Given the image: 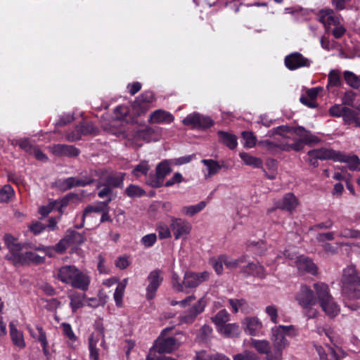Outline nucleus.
I'll return each mask as SVG.
<instances>
[{
	"mask_svg": "<svg viewBox=\"0 0 360 360\" xmlns=\"http://www.w3.org/2000/svg\"><path fill=\"white\" fill-rule=\"evenodd\" d=\"M76 268L74 265L63 266L57 270L56 277L62 283L70 285Z\"/></svg>",
	"mask_w": 360,
	"mask_h": 360,
	"instance_id": "obj_25",
	"label": "nucleus"
},
{
	"mask_svg": "<svg viewBox=\"0 0 360 360\" xmlns=\"http://www.w3.org/2000/svg\"><path fill=\"white\" fill-rule=\"evenodd\" d=\"M248 248L254 251L255 254L262 255L266 250V244L263 241L250 242Z\"/></svg>",
	"mask_w": 360,
	"mask_h": 360,
	"instance_id": "obj_60",
	"label": "nucleus"
},
{
	"mask_svg": "<svg viewBox=\"0 0 360 360\" xmlns=\"http://www.w3.org/2000/svg\"><path fill=\"white\" fill-rule=\"evenodd\" d=\"M124 176V173L109 175L105 179V182L111 188L122 187L123 186Z\"/></svg>",
	"mask_w": 360,
	"mask_h": 360,
	"instance_id": "obj_44",
	"label": "nucleus"
},
{
	"mask_svg": "<svg viewBox=\"0 0 360 360\" xmlns=\"http://www.w3.org/2000/svg\"><path fill=\"white\" fill-rule=\"evenodd\" d=\"M171 172L169 163L164 161L158 165L155 176H150L147 180V184L153 188H159L162 186L165 176Z\"/></svg>",
	"mask_w": 360,
	"mask_h": 360,
	"instance_id": "obj_14",
	"label": "nucleus"
},
{
	"mask_svg": "<svg viewBox=\"0 0 360 360\" xmlns=\"http://www.w3.org/2000/svg\"><path fill=\"white\" fill-rule=\"evenodd\" d=\"M242 136L244 140L243 146L245 148H253L257 143L256 136L250 131H243Z\"/></svg>",
	"mask_w": 360,
	"mask_h": 360,
	"instance_id": "obj_56",
	"label": "nucleus"
},
{
	"mask_svg": "<svg viewBox=\"0 0 360 360\" xmlns=\"http://www.w3.org/2000/svg\"><path fill=\"white\" fill-rule=\"evenodd\" d=\"M284 139V143L283 146V150L284 151H300L304 148V145L306 144L304 141L300 139H294L292 143H289L286 141L287 139Z\"/></svg>",
	"mask_w": 360,
	"mask_h": 360,
	"instance_id": "obj_49",
	"label": "nucleus"
},
{
	"mask_svg": "<svg viewBox=\"0 0 360 360\" xmlns=\"http://www.w3.org/2000/svg\"><path fill=\"white\" fill-rule=\"evenodd\" d=\"M276 134L282 136L285 139H288L291 135L295 134L300 136V139L304 141L306 144L316 143L319 141L317 136L313 135L302 127H290L288 125H281L269 131L267 136H273Z\"/></svg>",
	"mask_w": 360,
	"mask_h": 360,
	"instance_id": "obj_6",
	"label": "nucleus"
},
{
	"mask_svg": "<svg viewBox=\"0 0 360 360\" xmlns=\"http://www.w3.org/2000/svg\"><path fill=\"white\" fill-rule=\"evenodd\" d=\"M171 330L172 328H170L164 329L153 347L155 350H157L158 354L171 353L178 347V345L174 338H165L166 332Z\"/></svg>",
	"mask_w": 360,
	"mask_h": 360,
	"instance_id": "obj_10",
	"label": "nucleus"
},
{
	"mask_svg": "<svg viewBox=\"0 0 360 360\" xmlns=\"http://www.w3.org/2000/svg\"><path fill=\"white\" fill-rule=\"evenodd\" d=\"M207 205L205 201H200L199 203L193 205L184 206L181 209L183 215L187 217H193L201 212Z\"/></svg>",
	"mask_w": 360,
	"mask_h": 360,
	"instance_id": "obj_34",
	"label": "nucleus"
},
{
	"mask_svg": "<svg viewBox=\"0 0 360 360\" xmlns=\"http://www.w3.org/2000/svg\"><path fill=\"white\" fill-rule=\"evenodd\" d=\"M209 264L213 267L215 272L220 275L223 272V264H224V255L211 257Z\"/></svg>",
	"mask_w": 360,
	"mask_h": 360,
	"instance_id": "obj_46",
	"label": "nucleus"
},
{
	"mask_svg": "<svg viewBox=\"0 0 360 360\" xmlns=\"http://www.w3.org/2000/svg\"><path fill=\"white\" fill-rule=\"evenodd\" d=\"M94 181L92 172L90 174H82L80 176L68 177L64 179H59L57 186L63 190H69L74 187H84L91 184Z\"/></svg>",
	"mask_w": 360,
	"mask_h": 360,
	"instance_id": "obj_7",
	"label": "nucleus"
},
{
	"mask_svg": "<svg viewBox=\"0 0 360 360\" xmlns=\"http://www.w3.org/2000/svg\"><path fill=\"white\" fill-rule=\"evenodd\" d=\"M342 84L340 72L337 70H332L328 74L327 89L333 86H340Z\"/></svg>",
	"mask_w": 360,
	"mask_h": 360,
	"instance_id": "obj_48",
	"label": "nucleus"
},
{
	"mask_svg": "<svg viewBox=\"0 0 360 360\" xmlns=\"http://www.w3.org/2000/svg\"><path fill=\"white\" fill-rule=\"evenodd\" d=\"M125 290L123 289L122 286L116 288L113 298L115 302V304L117 307H122V302H123V297L124 295Z\"/></svg>",
	"mask_w": 360,
	"mask_h": 360,
	"instance_id": "obj_61",
	"label": "nucleus"
},
{
	"mask_svg": "<svg viewBox=\"0 0 360 360\" xmlns=\"http://www.w3.org/2000/svg\"><path fill=\"white\" fill-rule=\"evenodd\" d=\"M174 120L169 112L159 109L153 112L149 117V122L153 124H170Z\"/></svg>",
	"mask_w": 360,
	"mask_h": 360,
	"instance_id": "obj_23",
	"label": "nucleus"
},
{
	"mask_svg": "<svg viewBox=\"0 0 360 360\" xmlns=\"http://www.w3.org/2000/svg\"><path fill=\"white\" fill-rule=\"evenodd\" d=\"M337 162L346 163L348 168L352 171L359 170L360 160L356 155H347L345 153L340 151Z\"/></svg>",
	"mask_w": 360,
	"mask_h": 360,
	"instance_id": "obj_28",
	"label": "nucleus"
},
{
	"mask_svg": "<svg viewBox=\"0 0 360 360\" xmlns=\"http://www.w3.org/2000/svg\"><path fill=\"white\" fill-rule=\"evenodd\" d=\"M14 191L11 186L7 184L0 188V202H7L13 195Z\"/></svg>",
	"mask_w": 360,
	"mask_h": 360,
	"instance_id": "obj_59",
	"label": "nucleus"
},
{
	"mask_svg": "<svg viewBox=\"0 0 360 360\" xmlns=\"http://www.w3.org/2000/svg\"><path fill=\"white\" fill-rule=\"evenodd\" d=\"M170 304L172 306L179 305L181 308L189 307L179 317V323L181 324L193 323L197 316L204 311L207 304L204 297L196 300L193 295L180 301L172 300Z\"/></svg>",
	"mask_w": 360,
	"mask_h": 360,
	"instance_id": "obj_4",
	"label": "nucleus"
},
{
	"mask_svg": "<svg viewBox=\"0 0 360 360\" xmlns=\"http://www.w3.org/2000/svg\"><path fill=\"white\" fill-rule=\"evenodd\" d=\"M199 119V113L193 112L188 115L184 120L183 123L184 125L190 127L193 129H198V121Z\"/></svg>",
	"mask_w": 360,
	"mask_h": 360,
	"instance_id": "obj_58",
	"label": "nucleus"
},
{
	"mask_svg": "<svg viewBox=\"0 0 360 360\" xmlns=\"http://www.w3.org/2000/svg\"><path fill=\"white\" fill-rule=\"evenodd\" d=\"M156 231L158 233V236L160 239H167L172 237V231L170 225L160 222L157 225Z\"/></svg>",
	"mask_w": 360,
	"mask_h": 360,
	"instance_id": "obj_53",
	"label": "nucleus"
},
{
	"mask_svg": "<svg viewBox=\"0 0 360 360\" xmlns=\"http://www.w3.org/2000/svg\"><path fill=\"white\" fill-rule=\"evenodd\" d=\"M295 300L304 309H309L316 303L313 290L305 284L300 286V290L295 295Z\"/></svg>",
	"mask_w": 360,
	"mask_h": 360,
	"instance_id": "obj_12",
	"label": "nucleus"
},
{
	"mask_svg": "<svg viewBox=\"0 0 360 360\" xmlns=\"http://www.w3.org/2000/svg\"><path fill=\"white\" fill-rule=\"evenodd\" d=\"M210 273L207 271L202 272L186 271L184 276V289L195 288L202 283L207 281L210 278Z\"/></svg>",
	"mask_w": 360,
	"mask_h": 360,
	"instance_id": "obj_11",
	"label": "nucleus"
},
{
	"mask_svg": "<svg viewBox=\"0 0 360 360\" xmlns=\"http://www.w3.org/2000/svg\"><path fill=\"white\" fill-rule=\"evenodd\" d=\"M198 122V129H206L213 125V121L210 117L200 114H199V119Z\"/></svg>",
	"mask_w": 360,
	"mask_h": 360,
	"instance_id": "obj_63",
	"label": "nucleus"
},
{
	"mask_svg": "<svg viewBox=\"0 0 360 360\" xmlns=\"http://www.w3.org/2000/svg\"><path fill=\"white\" fill-rule=\"evenodd\" d=\"M342 119L345 124L354 123L356 127H360V117L358 113L351 108L346 107Z\"/></svg>",
	"mask_w": 360,
	"mask_h": 360,
	"instance_id": "obj_35",
	"label": "nucleus"
},
{
	"mask_svg": "<svg viewBox=\"0 0 360 360\" xmlns=\"http://www.w3.org/2000/svg\"><path fill=\"white\" fill-rule=\"evenodd\" d=\"M157 240V236L155 233H150L144 236L141 239V244L145 248H150L152 247Z\"/></svg>",
	"mask_w": 360,
	"mask_h": 360,
	"instance_id": "obj_62",
	"label": "nucleus"
},
{
	"mask_svg": "<svg viewBox=\"0 0 360 360\" xmlns=\"http://www.w3.org/2000/svg\"><path fill=\"white\" fill-rule=\"evenodd\" d=\"M244 332L250 336H258L263 328L262 321L257 316H247L241 322Z\"/></svg>",
	"mask_w": 360,
	"mask_h": 360,
	"instance_id": "obj_15",
	"label": "nucleus"
},
{
	"mask_svg": "<svg viewBox=\"0 0 360 360\" xmlns=\"http://www.w3.org/2000/svg\"><path fill=\"white\" fill-rule=\"evenodd\" d=\"M212 321L214 323L217 330L219 328H221L222 326L227 323L229 321V314L225 310L222 309L219 311L215 316L211 318Z\"/></svg>",
	"mask_w": 360,
	"mask_h": 360,
	"instance_id": "obj_39",
	"label": "nucleus"
},
{
	"mask_svg": "<svg viewBox=\"0 0 360 360\" xmlns=\"http://www.w3.org/2000/svg\"><path fill=\"white\" fill-rule=\"evenodd\" d=\"M233 360H259V356L255 352L245 349L233 355Z\"/></svg>",
	"mask_w": 360,
	"mask_h": 360,
	"instance_id": "obj_51",
	"label": "nucleus"
},
{
	"mask_svg": "<svg viewBox=\"0 0 360 360\" xmlns=\"http://www.w3.org/2000/svg\"><path fill=\"white\" fill-rule=\"evenodd\" d=\"M5 244L8 249V253L5 258L10 261L15 266L41 264L44 262V257H40L36 253L27 251L21 252L23 249L32 248V244L30 243H19L18 239L9 233L5 234L4 237Z\"/></svg>",
	"mask_w": 360,
	"mask_h": 360,
	"instance_id": "obj_1",
	"label": "nucleus"
},
{
	"mask_svg": "<svg viewBox=\"0 0 360 360\" xmlns=\"http://www.w3.org/2000/svg\"><path fill=\"white\" fill-rule=\"evenodd\" d=\"M91 277L89 274L86 271H81L77 267L70 285L74 288L86 291L89 289Z\"/></svg>",
	"mask_w": 360,
	"mask_h": 360,
	"instance_id": "obj_17",
	"label": "nucleus"
},
{
	"mask_svg": "<svg viewBox=\"0 0 360 360\" xmlns=\"http://www.w3.org/2000/svg\"><path fill=\"white\" fill-rule=\"evenodd\" d=\"M250 345L251 347L254 348L259 354H266V360H268V356L272 354V351H270V342L267 340L251 338L250 340Z\"/></svg>",
	"mask_w": 360,
	"mask_h": 360,
	"instance_id": "obj_26",
	"label": "nucleus"
},
{
	"mask_svg": "<svg viewBox=\"0 0 360 360\" xmlns=\"http://www.w3.org/2000/svg\"><path fill=\"white\" fill-rule=\"evenodd\" d=\"M264 311L269 318L270 321L277 324L278 322V309L275 304H270L265 307Z\"/></svg>",
	"mask_w": 360,
	"mask_h": 360,
	"instance_id": "obj_52",
	"label": "nucleus"
},
{
	"mask_svg": "<svg viewBox=\"0 0 360 360\" xmlns=\"http://www.w3.org/2000/svg\"><path fill=\"white\" fill-rule=\"evenodd\" d=\"M284 139L274 142L269 140H262L257 143L258 146L262 149L266 150L269 153L276 155L283 150Z\"/></svg>",
	"mask_w": 360,
	"mask_h": 360,
	"instance_id": "obj_27",
	"label": "nucleus"
},
{
	"mask_svg": "<svg viewBox=\"0 0 360 360\" xmlns=\"http://www.w3.org/2000/svg\"><path fill=\"white\" fill-rule=\"evenodd\" d=\"M125 193L130 198H139L145 194V191L140 186L134 184L129 185Z\"/></svg>",
	"mask_w": 360,
	"mask_h": 360,
	"instance_id": "obj_55",
	"label": "nucleus"
},
{
	"mask_svg": "<svg viewBox=\"0 0 360 360\" xmlns=\"http://www.w3.org/2000/svg\"><path fill=\"white\" fill-rule=\"evenodd\" d=\"M84 297V295H82L78 292H75L68 295L70 300V306L73 312H75L78 309L83 307Z\"/></svg>",
	"mask_w": 360,
	"mask_h": 360,
	"instance_id": "obj_38",
	"label": "nucleus"
},
{
	"mask_svg": "<svg viewBox=\"0 0 360 360\" xmlns=\"http://www.w3.org/2000/svg\"><path fill=\"white\" fill-rule=\"evenodd\" d=\"M225 338H235L240 334V328L238 323H226L217 330Z\"/></svg>",
	"mask_w": 360,
	"mask_h": 360,
	"instance_id": "obj_29",
	"label": "nucleus"
},
{
	"mask_svg": "<svg viewBox=\"0 0 360 360\" xmlns=\"http://www.w3.org/2000/svg\"><path fill=\"white\" fill-rule=\"evenodd\" d=\"M107 295L105 293L99 292L97 297L87 298L86 304L92 308H97L99 306H103L107 302Z\"/></svg>",
	"mask_w": 360,
	"mask_h": 360,
	"instance_id": "obj_41",
	"label": "nucleus"
},
{
	"mask_svg": "<svg viewBox=\"0 0 360 360\" xmlns=\"http://www.w3.org/2000/svg\"><path fill=\"white\" fill-rule=\"evenodd\" d=\"M170 229L175 240L186 238L192 230L191 224L187 220L175 217H170Z\"/></svg>",
	"mask_w": 360,
	"mask_h": 360,
	"instance_id": "obj_8",
	"label": "nucleus"
},
{
	"mask_svg": "<svg viewBox=\"0 0 360 360\" xmlns=\"http://www.w3.org/2000/svg\"><path fill=\"white\" fill-rule=\"evenodd\" d=\"M243 273L248 276L264 278L266 276L264 267L256 263H249L243 269Z\"/></svg>",
	"mask_w": 360,
	"mask_h": 360,
	"instance_id": "obj_30",
	"label": "nucleus"
},
{
	"mask_svg": "<svg viewBox=\"0 0 360 360\" xmlns=\"http://www.w3.org/2000/svg\"><path fill=\"white\" fill-rule=\"evenodd\" d=\"M8 326L10 337L13 345L19 349L25 348L26 343L23 332L17 328L14 321H11Z\"/></svg>",
	"mask_w": 360,
	"mask_h": 360,
	"instance_id": "obj_21",
	"label": "nucleus"
},
{
	"mask_svg": "<svg viewBox=\"0 0 360 360\" xmlns=\"http://www.w3.org/2000/svg\"><path fill=\"white\" fill-rule=\"evenodd\" d=\"M341 294L346 307L354 311L359 308L357 303L350 304L351 301L360 299V276L352 265L347 266L342 271Z\"/></svg>",
	"mask_w": 360,
	"mask_h": 360,
	"instance_id": "obj_2",
	"label": "nucleus"
},
{
	"mask_svg": "<svg viewBox=\"0 0 360 360\" xmlns=\"http://www.w3.org/2000/svg\"><path fill=\"white\" fill-rule=\"evenodd\" d=\"M99 341H101V346L105 349L106 345L103 327L97 328L96 330L92 333L89 338V344H92L95 347L97 346Z\"/></svg>",
	"mask_w": 360,
	"mask_h": 360,
	"instance_id": "obj_33",
	"label": "nucleus"
},
{
	"mask_svg": "<svg viewBox=\"0 0 360 360\" xmlns=\"http://www.w3.org/2000/svg\"><path fill=\"white\" fill-rule=\"evenodd\" d=\"M218 136L219 141L230 149L233 150L236 148L238 142L237 138L235 135L229 132L219 131L218 132Z\"/></svg>",
	"mask_w": 360,
	"mask_h": 360,
	"instance_id": "obj_32",
	"label": "nucleus"
},
{
	"mask_svg": "<svg viewBox=\"0 0 360 360\" xmlns=\"http://www.w3.org/2000/svg\"><path fill=\"white\" fill-rule=\"evenodd\" d=\"M137 139L143 140L146 142L155 141L158 139V135L155 129L146 127L137 131L136 134Z\"/></svg>",
	"mask_w": 360,
	"mask_h": 360,
	"instance_id": "obj_31",
	"label": "nucleus"
},
{
	"mask_svg": "<svg viewBox=\"0 0 360 360\" xmlns=\"http://www.w3.org/2000/svg\"><path fill=\"white\" fill-rule=\"evenodd\" d=\"M317 16L319 20L324 25L326 31H328L331 26L337 25L342 20L340 15L336 14L333 9L329 8L319 11Z\"/></svg>",
	"mask_w": 360,
	"mask_h": 360,
	"instance_id": "obj_13",
	"label": "nucleus"
},
{
	"mask_svg": "<svg viewBox=\"0 0 360 360\" xmlns=\"http://www.w3.org/2000/svg\"><path fill=\"white\" fill-rule=\"evenodd\" d=\"M295 263L300 273H309L312 275H316L318 273L316 265L314 263L312 259L306 256L300 255L296 257Z\"/></svg>",
	"mask_w": 360,
	"mask_h": 360,
	"instance_id": "obj_19",
	"label": "nucleus"
},
{
	"mask_svg": "<svg viewBox=\"0 0 360 360\" xmlns=\"http://www.w3.org/2000/svg\"><path fill=\"white\" fill-rule=\"evenodd\" d=\"M344 79L346 83L354 89H358L360 86V79L354 73L346 70L343 73Z\"/></svg>",
	"mask_w": 360,
	"mask_h": 360,
	"instance_id": "obj_47",
	"label": "nucleus"
},
{
	"mask_svg": "<svg viewBox=\"0 0 360 360\" xmlns=\"http://www.w3.org/2000/svg\"><path fill=\"white\" fill-rule=\"evenodd\" d=\"M239 156L246 165L254 168H262L263 162L262 159L245 152L240 153Z\"/></svg>",
	"mask_w": 360,
	"mask_h": 360,
	"instance_id": "obj_36",
	"label": "nucleus"
},
{
	"mask_svg": "<svg viewBox=\"0 0 360 360\" xmlns=\"http://www.w3.org/2000/svg\"><path fill=\"white\" fill-rule=\"evenodd\" d=\"M298 205V200L295 195L292 193H286L281 200L276 203L277 208L287 210L292 212Z\"/></svg>",
	"mask_w": 360,
	"mask_h": 360,
	"instance_id": "obj_22",
	"label": "nucleus"
},
{
	"mask_svg": "<svg viewBox=\"0 0 360 360\" xmlns=\"http://www.w3.org/2000/svg\"><path fill=\"white\" fill-rule=\"evenodd\" d=\"M51 151L58 156L76 157L79 154V149L72 146L65 144L53 145L51 147Z\"/></svg>",
	"mask_w": 360,
	"mask_h": 360,
	"instance_id": "obj_24",
	"label": "nucleus"
},
{
	"mask_svg": "<svg viewBox=\"0 0 360 360\" xmlns=\"http://www.w3.org/2000/svg\"><path fill=\"white\" fill-rule=\"evenodd\" d=\"M201 162L207 167V174H205L206 179L216 174L221 169V165L217 161L212 159H203Z\"/></svg>",
	"mask_w": 360,
	"mask_h": 360,
	"instance_id": "obj_37",
	"label": "nucleus"
},
{
	"mask_svg": "<svg viewBox=\"0 0 360 360\" xmlns=\"http://www.w3.org/2000/svg\"><path fill=\"white\" fill-rule=\"evenodd\" d=\"M72 243V238L68 235L53 246L54 251L57 253L62 254L68 249Z\"/></svg>",
	"mask_w": 360,
	"mask_h": 360,
	"instance_id": "obj_50",
	"label": "nucleus"
},
{
	"mask_svg": "<svg viewBox=\"0 0 360 360\" xmlns=\"http://www.w3.org/2000/svg\"><path fill=\"white\" fill-rule=\"evenodd\" d=\"M245 256H242L238 259H232L224 255V265L229 269H236L238 266L245 262Z\"/></svg>",
	"mask_w": 360,
	"mask_h": 360,
	"instance_id": "obj_57",
	"label": "nucleus"
},
{
	"mask_svg": "<svg viewBox=\"0 0 360 360\" xmlns=\"http://www.w3.org/2000/svg\"><path fill=\"white\" fill-rule=\"evenodd\" d=\"M111 198H109L108 200L103 202H96L94 204L89 205L84 209L83 214H82V223L79 225L76 226L77 229H81L84 226L85 219L91 217L92 214H98L103 210L105 207H108Z\"/></svg>",
	"mask_w": 360,
	"mask_h": 360,
	"instance_id": "obj_20",
	"label": "nucleus"
},
{
	"mask_svg": "<svg viewBox=\"0 0 360 360\" xmlns=\"http://www.w3.org/2000/svg\"><path fill=\"white\" fill-rule=\"evenodd\" d=\"M311 61L304 57L301 53L295 52L287 56L285 58L286 67L294 70L302 67H309Z\"/></svg>",
	"mask_w": 360,
	"mask_h": 360,
	"instance_id": "obj_18",
	"label": "nucleus"
},
{
	"mask_svg": "<svg viewBox=\"0 0 360 360\" xmlns=\"http://www.w3.org/2000/svg\"><path fill=\"white\" fill-rule=\"evenodd\" d=\"M27 329L30 332V335L33 338L37 340L40 344L48 342L46 333L41 326H36L37 333L34 332V330L30 327H27Z\"/></svg>",
	"mask_w": 360,
	"mask_h": 360,
	"instance_id": "obj_43",
	"label": "nucleus"
},
{
	"mask_svg": "<svg viewBox=\"0 0 360 360\" xmlns=\"http://www.w3.org/2000/svg\"><path fill=\"white\" fill-rule=\"evenodd\" d=\"M345 108L346 107L342 105H334L330 108L329 114L333 117H342Z\"/></svg>",
	"mask_w": 360,
	"mask_h": 360,
	"instance_id": "obj_64",
	"label": "nucleus"
},
{
	"mask_svg": "<svg viewBox=\"0 0 360 360\" xmlns=\"http://www.w3.org/2000/svg\"><path fill=\"white\" fill-rule=\"evenodd\" d=\"M11 144L13 146H18L21 149L28 154H32V151L36 147L33 145L28 139H13Z\"/></svg>",
	"mask_w": 360,
	"mask_h": 360,
	"instance_id": "obj_40",
	"label": "nucleus"
},
{
	"mask_svg": "<svg viewBox=\"0 0 360 360\" xmlns=\"http://www.w3.org/2000/svg\"><path fill=\"white\" fill-rule=\"evenodd\" d=\"M338 236L345 238H360V231L348 228H342L338 232Z\"/></svg>",
	"mask_w": 360,
	"mask_h": 360,
	"instance_id": "obj_54",
	"label": "nucleus"
},
{
	"mask_svg": "<svg viewBox=\"0 0 360 360\" xmlns=\"http://www.w3.org/2000/svg\"><path fill=\"white\" fill-rule=\"evenodd\" d=\"M147 281L146 298L151 300L155 297L156 292L163 281L162 272L159 269L150 271L147 277Z\"/></svg>",
	"mask_w": 360,
	"mask_h": 360,
	"instance_id": "obj_9",
	"label": "nucleus"
},
{
	"mask_svg": "<svg viewBox=\"0 0 360 360\" xmlns=\"http://www.w3.org/2000/svg\"><path fill=\"white\" fill-rule=\"evenodd\" d=\"M297 329L293 325L274 326L271 328L270 340L273 343L272 354L268 356V360H283V352L290 345L285 335H297Z\"/></svg>",
	"mask_w": 360,
	"mask_h": 360,
	"instance_id": "obj_3",
	"label": "nucleus"
},
{
	"mask_svg": "<svg viewBox=\"0 0 360 360\" xmlns=\"http://www.w3.org/2000/svg\"><path fill=\"white\" fill-rule=\"evenodd\" d=\"M61 328L64 335L68 339L69 345L71 347L74 348L75 343L77 342V338L75 335L74 331L72 330L70 324L68 323H63L61 324Z\"/></svg>",
	"mask_w": 360,
	"mask_h": 360,
	"instance_id": "obj_42",
	"label": "nucleus"
},
{
	"mask_svg": "<svg viewBox=\"0 0 360 360\" xmlns=\"http://www.w3.org/2000/svg\"><path fill=\"white\" fill-rule=\"evenodd\" d=\"M150 169L148 162L146 160H142L135 166L131 172V174L136 178H139L141 176H146Z\"/></svg>",
	"mask_w": 360,
	"mask_h": 360,
	"instance_id": "obj_45",
	"label": "nucleus"
},
{
	"mask_svg": "<svg viewBox=\"0 0 360 360\" xmlns=\"http://www.w3.org/2000/svg\"><path fill=\"white\" fill-rule=\"evenodd\" d=\"M319 303L326 316L330 319L336 317L340 312V307L330 293L328 285L323 283L314 284Z\"/></svg>",
	"mask_w": 360,
	"mask_h": 360,
	"instance_id": "obj_5",
	"label": "nucleus"
},
{
	"mask_svg": "<svg viewBox=\"0 0 360 360\" xmlns=\"http://www.w3.org/2000/svg\"><path fill=\"white\" fill-rule=\"evenodd\" d=\"M339 152L332 149L321 148L309 150L308 155L311 158V163L315 166L317 160H333L337 162Z\"/></svg>",
	"mask_w": 360,
	"mask_h": 360,
	"instance_id": "obj_16",
	"label": "nucleus"
}]
</instances>
